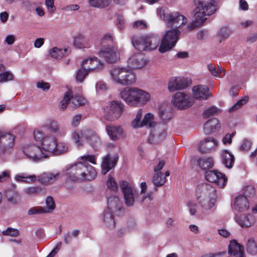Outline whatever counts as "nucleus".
<instances>
[{
  "label": "nucleus",
  "instance_id": "39",
  "mask_svg": "<svg viewBox=\"0 0 257 257\" xmlns=\"http://www.w3.org/2000/svg\"><path fill=\"white\" fill-rule=\"evenodd\" d=\"M166 135L167 133L165 130L162 131L157 135H155L151 131L149 140H152L155 141L156 143H160L162 142L165 140L166 137Z\"/></svg>",
  "mask_w": 257,
  "mask_h": 257
},
{
  "label": "nucleus",
  "instance_id": "42",
  "mask_svg": "<svg viewBox=\"0 0 257 257\" xmlns=\"http://www.w3.org/2000/svg\"><path fill=\"white\" fill-rule=\"evenodd\" d=\"M56 149H55L54 155H59L66 152L68 149V145L64 142H56Z\"/></svg>",
  "mask_w": 257,
  "mask_h": 257
},
{
  "label": "nucleus",
  "instance_id": "17",
  "mask_svg": "<svg viewBox=\"0 0 257 257\" xmlns=\"http://www.w3.org/2000/svg\"><path fill=\"white\" fill-rule=\"evenodd\" d=\"M128 64L133 69H139L144 67L147 63L145 56L141 53L134 54L128 60Z\"/></svg>",
  "mask_w": 257,
  "mask_h": 257
},
{
  "label": "nucleus",
  "instance_id": "1",
  "mask_svg": "<svg viewBox=\"0 0 257 257\" xmlns=\"http://www.w3.org/2000/svg\"><path fill=\"white\" fill-rule=\"evenodd\" d=\"M66 176L73 182L90 181L95 178L96 172L87 162H79L67 168Z\"/></svg>",
  "mask_w": 257,
  "mask_h": 257
},
{
  "label": "nucleus",
  "instance_id": "41",
  "mask_svg": "<svg viewBox=\"0 0 257 257\" xmlns=\"http://www.w3.org/2000/svg\"><path fill=\"white\" fill-rule=\"evenodd\" d=\"M163 174L162 172L156 173L154 177L153 181L156 187L163 186L166 182L165 177H163Z\"/></svg>",
  "mask_w": 257,
  "mask_h": 257
},
{
  "label": "nucleus",
  "instance_id": "6",
  "mask_svg": "<svg viewBox=\"0 0 257 257\" xmlns=\"http://www.w3.org/2000/svg\"><path fill=\"white\" fill-rule=\"evenodd\" d=\"M200 188L202 193L197 197V201L201 208V212L204 213L214 206L216 198V191L214 187L207 184H202Z\"/></svg>",
  "mask_w": 257,
  "mask_h": 257
},
{
  "label": "nucleus",
  "instance_id": "14",
  "mask_svg": "<svg viewBox=\"0 0 257 257\" xmlns=\"http://www.w3.org/2000/svg\"><path fill=\"white\" fill-rule=\"evenodd\" d=\"M15 137L10 133H3L0 132V155L8 152L14 145Z\"/></svg>",
  "mask_w": 257,
  "mask_h": 257
},
{
  "label": "nucleus",
  "instance_id": "59",
  "mask_svg": "<svg viewBox=\"0 0 257 257\" xmlns=\"http://www.w3.org/2000/svg\"><path fill=\"white\" fill-rule=\"evenodd\" d=\"M45 4L48 11L50 13H53L56 8L54 6V0H45Z\"/></svg>",
  "mask_w": 257,
  "mask_h": 257
},
{
  "label": "nucleus",
  "instance_id": "29",
  "mask_svg": "<svg viewBox=\"0 0 257 257\" xmlns=\"http://www.w3.org/2000/svg\"><path fill=\"white\" fill-rule=\"evenodd\" d=\"M220 127L219 120L216 118L209 119L204 125V132L206 135H209Z\"/></svg>",
  "mask_w": 257,
  "mask_h": 257
},
{
  "label": "nucleus",
  "instance_id": "50",
  "mask_svg": "<svg viewBox=\"0 0 257 257\" xmlns=\"http://www.w3.org/2000/svg\"><path fill=\"white\" fill-rule=\"evenodd\" d=\"M70 103V94L68 92H67L65 95L62 99V100L61 101L60 104H59V108L61 110H65L68 104Z\"/></svg>",
  "mask_w": 257,
  "mask_h": 257
},
{
  "label": "nucleus",
  "instance_id": "22",
  "mask_svg": "<svg viewBox=\"0 0 257 257\" xmlns=\"http://www.w3.org/2000/svg\"><path fill=\"white\" fill-rule=\"evenodd\" d=\"M42 149L43 152L48 155L54 154L55 149H56V141L52 137H45L42 143Z\"/></svg>",
  "mask_w": 257,
  "mask_h": 257
},
{
  "label": "nucleus",
  "instance_id": "37",
  "mask_svg": "<svg viewBox=\"0 0 257 257\" xmlns=\"http://www.w3.org/2000/svg\"><path fill=\"white\" fill-rule=\"evenodd\" d=\"M199 166L203 170L212 168L213 166V160L210 157H202L197 160Z\"/></svg>",
  "mask_w": 257,
  "mask_h": 257
},
{
  "label": "nucleus",
  "instance_id": "64",
  "mask_svg": "<svg viewBox=\"0 0 257 257\" xmlns=\"http://www.w3.org/2000/svg\"><path fill=\"white\" fill-rule=\"evenodd\" d=\"M82 118V115L80 114L75 115L72 119L71 125L74 127H76L79 124Z\"/></svg>",
  "mask_w": 257,
  "mask_h": 257
},
{
  "label": "nucleus",
  "instance_id": "40",
  "mask_svg": "<svg viewBox=\"0 0 257 257\" xmlns=\"http://www.w3.org/2000/svg\"><path fill=\"white\" fill-rule=\"evenodd\" d=\"M6 196L8 201L13 204L17 203L20 200L19 194L13 190H8L6 191Z\"/></svg>",
  "mask_w": 257,
  "mask_h": 257
},
{
  "label": "nucleus",
  "instance_id": "21",
  "mask_svg": "<svg viewBox=\"0 0 257 257\" xmlns=\"http://www.w3.org/2000/svg\"><path fill=\"white\" fill-rule=\"evenodd\" d=\"M122 208V203L118 197L112 196L107 197V208L106 209L112 211L116 215H119Z\"/></svg>",
  "mask_w": 257,
  "mask_h": 257
},
{
  "label": "nucleus",
  "instance_id": "11",
  "mask_svg": "<svg viewBox=\"0 0 257 257\" xmlns=\"http://www.w3.org/2000/svg\"><path fill=\"white\" fill-rule=\"evenodd\" d=\"M119 186L123 193L125 204L127 206H132L135 203V199L138 193L126 181H121Z\"/></svg>",
  "mask_w": 257,
  "mask_h": 257
},
{
  "label": "nucleus",
  "instance_id": "5",
  "mask_svg": "<svg viewBox=\"0 0 257 257\" xmlns=\"http://www.w3.org/2000/svg\"><path fill=\"white\" fill-rule=\"evenodd\" d=\"M101 48L98 53L99 57L108 63L115 62L117 57L113 36L109 33L105 34L101 39Z\"/></svg>",
  "mask_w": 257,
  "mask_h": 257
},
{
  "label": "nucleus",
  "instance_id": "30",
  "mask_svg": "<svg viewBox=\"0 0 257 257\" xmlns=\"http://www.w3.org/2000/svg\"><path fill=\"white\" fill-rule=\"evenodd\" d=\"M91 42L89 39L82 35L79 34L74 38V45L77 48H89Z\"/></svg>",
  "mask_w": 257,
  "mask_h": 257
},
{
  "label": "nucleus",
  "instance_id": "24",
  "mask_svg": "<svg viewBox=\"0 0 257 257\" xmlns=\"http://www.w3.org/2000/svg\"><path fill=\"white\" fill-rule=\"evenodd\" d=\"M228 252L234 257H244V247L235 240H232L228 246Z\"/></svg>",
  "mask_w": 257,
  "mask_h": 257
},
{
  "label": "nucleus",
  "instance_id": "13",
  "mask_svg": "<svg viewBox=\"0 0 257 257\" xmlns=\"http://www.w3.org/2000/svg\"><path fill=\"white\" fill-rule=\"evenodd\" d=\"M23 152L29 158L35 161L48 157V155L43 152L41 147L34 144L24 147Z\"/></svg>",
  "mask_w": 257,
  "mask_h": 257
},
{
  "label": "nucleus",
  "instance_id": "34",
  "mask_svg": "<svg viewBox=\"0 0 257 257\" xmlns=\"http://www.w3.org/2000/svg\"><path fill=\"white\" fill-rule=\"evenodd\" d=\"M67 51V49H61L54 47L50 49L48 53L50 56L52 58L56 59H60L65 55Z\"/></svg>",
  "mask_w": 257,
  "mask_h": 257
},
{
  "label": "nucleus",
  "instance_id": "19",
  "mask_svg": "<svg viewBox=\"0 0 257 257\" xmlns=\"http://www.w3.org/2000/svg\"><path fill=\"white\" fill-rule=\"evenodd\" d=\"M81 66L90 72L102 69L103 64L96 57H94L84 60L81 63Z\"/></svg>",
  "mask_w": 257,
  "mask_h": 257
},
{
  "label": "nucleus",
  "instance_id": "27",
  "mask_svg": "<svg viewBox=\"0 0 257 257\" xmlns=\"http://www.w3.org/2000/svg\"><path fill=\"white\" fill-rule=\"evenodd\" d=\"M59 174L51 173H44L38 176V180L42 184L50 185L58 180Z\"/></svg>",
  "mask_w": 257,
  "mask_h": 257
},
{
  "label": "nucleus",
  "instance_id": "31",
  "mask_svg": "<svg viewBox=\"0 0 257 257\" xmlns=\"http://www.w3.org/2000/svg\"><path fill=\"white\" fill-rule=\"evenodd\" d=\"M222 163L227 168H231L234 162V156L227 150L222 151L221 155Z\"/></svg>",
  "mask_w": 257,
  "mask_h": 257
},
{
  "label": "nucleus",
  "instance_id": "58",
  "mask_svg": "<svg viewBox=\"0 0 257 257\" xmlns=\"http://www.w3.org/2000/svg\"><path fill=\"white\" fill-rule=\"evenodd\" d=\"M3 234L16 237L19 235V231L16 229L8 227L7 229L3 231Z\"/></svg>",
  "mask_w": 257,
  "mask_h": 257
},
{
  "label": "nucleus",
  "instance_id": "56",
  "mask_svg": "<svg viewBox=\"0 0 257 257\" xmlns=\"http://www.w3.org/2000/svg\"><path fill=\"white\" fill-rule=\"evenodd\" d=\"M218 108L215 106H212L210 108L205 110L203 112V116L204 118H208L211 116L214 115L217 113Z\"/></svg>",
  "mask_w": 257,
  "mask_h": 257
},
{
  "label": "nucleus",
  "instance_id": "48",
  "mask_svg": "<svg viewBox=\"0 0 257 257\" xmlns=\"http://www.w3.org/2000/svg\"><path fill=\"white\" fill-rule=\"evenodd\" d=\"M89 72V70H87L86 69H85L81 66V68L79 69L77 72L76 75V80L80 82H82L88 75Z\"/></svg>",
  "mask_w": 257,
  "mask_h": 257
},
{
  "label": "nucleus",
  "instance_id": "44",
  "mask_svg": "<svg viewBox=\"0 0 257 257\" xmlns=\"http://www.w3.org/2000/svg\"><path fill=\"white\" fill-rule=\"evenodd\" d=\"M246 250L250 254H254L257 253V245L253 238H250L248 239Z\"/></svg>",
  "mask_w": 257,
  "mask_h": 257
},
{
  "label": "nucleus",
  "instance_id": "33",
  "mask_svg": "<svg viewBox=\"0 0 257 257\" xmlns=\"http://www.w3.org/2000/svg\"><path fill=\"white\" fill-rule=\"evenodd\" d=\"M113 211L105 209L104 211L103 221L107 226L109 228H114L115 223L114 219Z\"/></svg>",
  "mask_w": 257,
  "mask_h": 257
},
{
  "label": "nucleus",
  "instance_id": "43",
  "mask_svg": "<svg viewBox=\"0 0 257 257\" xmlns=\"http://www.w3.org/2000/svg\"><path fill=\"white\" fill-rule=\"evenodd\" d=\"M89 2L92 7L104 8L109 5L111 0H89Z\"/></svg>",
  "mask_w": 257,
  "mask_h": 257
},
{
  "label": "nucleus",
  "instance_id": "18",
  "mask_svg": "<svg viewBox=\"0 0 257 257\" xmlns=\"http://www.w3.org/2000/svg\"><path fill=\"white\" fill-rule=\"evenodd\" d=\"M217 147V141L213 138L207 137L200 144L199 150L203 154L209 153L215 151Z\"/></svg>",
  "mask_w": 257,
  "mask_h": 257
},
{
  "label": "nucleus",
  "instance_id": "15",
  "mask_svg": "<svg viewBox=\"0 0 257 257\" xmlns=\"http://www.w3.org/2000/svg\"><path fill=\"white\" fill-rule=\"evenodd\" d=\"M205 178L208 181L215 183L220 188H223L227 182V178L225 175L217 171H206Z\"/></svg>",
  "mask_w": 257,
  "mask_h": 257
},
{
  "label": "nucleus",
  "instance_id": "16",
  "mask_svg": "<svg viewBox=\"0 0 257 257\" xmlns=\"http://www.w3.org/2000/svg\"><path fill=\"white\" fill-rule=\"evenodd\" d=\"M118 160V156L116 155L111 157L109 154H107L103 158L101 163V173L105 175L111 169L114 168Z\"/></svg>",
  "mask_w": 257,
  "mask_h": 257
},
{
  "label": "nucleus",
  "instance_id": "8",
  "mask_svg": "<svg viewBox=\"0 0 257 257\" xmlns=\"http://www.w3.org/2000/svg\"><path fill=\"white\" fill-rule=\"evenodd\" d=\"M157 14L168 27H174L175 29H178L188 22L187 19L177 12L166 13L165 10L161 8L157 9Z\"/></svg>",
  "mask_w": 257,
  "mask_h": 257
},
{
  "label": "nucleus",
  "instance_id": "26",
  "mask_svg": "<svg viewBox=\"0 0 257 257\" xmlns=\"http://www.w3.org/2000/svg\"><path fill=\"white\" fill-rule=\"evenodd\" d=\"M234 209L238 212H243L247 210L249 205L248 200L243 195L236 197L234 201Z\"/></svg>",
  "mask_w": 257,
  "mask_h": 257
},
{
  "label": "nucleus",
  "instance_id": "53",
  "mask_svg": "<svg viewBox=\"0 0 257 257\" xmlns=\"http://www.w3.org/2000/svg\"><path fill=\"white\" fill-rule=\"evenodd\" d=\"M49 212L48 211L46 210L45 208H44L41 207H34L31 208L28 212V213L29 215H34L39 213H46Z\"/></svg>",
  "mask_w": 257,
  "mask_h": 257
},
{
  "label": "nucleus",
  "instance_id": "63",
  "mask_svg": "<svg viewBox=\"0 0 257 257\" xmlns=\"http://www.w3.org/2000/svg\"><path fill=\"white\" fill-rule=\"evenodd\" d=\"M49 129L52 132L56 133L59 131V126L57 122L54 120L50 122L48 126Z\"/></svg>",
  "mask_w": 257,
  "mask_h": 257
},
{
  "label": "nucleus",
  "instance_id": "7",
  "mask_svg": "<svg viewBox=\"0 0 257 257\" xmlns=\"http://www.w3.org/2000/svg\"><path fill=\"white\" fill-rule=\"evenodd\" d=\"M111 77L115 83L123 85H129L136 81L135 73L130 69L115 67L110 71Z\"/></svg>",
  "mask_w": 257,
  "mask_h": 257
},
{
  "label": "nucleus",
  "instance_id": "35",
  "mask_svg": "<svg viewBox=\"0 0 257 257\" xmlns=\"http://www.w3.org/2000/svg\"><path fill=\"white\" fill-rule=\"evenodd\" d=\"M86 102V99L80 95L70 96V105L72 107L77 108L83 106Z\"/></svg>",
  "mask_w": 257,
  "mask_h": 257
},
{
  "label": "nucleus",
  "instance_id": "28",
  "mask_svg": "<svg viewBox=\"0 0 257 257\" xmlns=\"http://www.w3.org/2000/svg\"><path fill=\"white\" fill-rule=\"evenodd\" d=\"M105 129L108 135L113 141L119 139L123 133L122 129L118 126L107 125Z\"/></svg>",
  "mask_w": 257,
  "mask_h": 257
},
{
  "label": "nucleus",
  "instance_id": "2",
  "mask_svg": "<svg viewBox=\"0 0 257 257\" xmlns=\"http://www.w3.org/2000/svg\"><path fill=\"white\" fill-rule=\"evenodd\" d=\"M217 9V3L215 0L199 2L194 10L195 20L188 26L187 29L192 30L202 25L207 19L205 17L214 14Z\"/></svg>",
  "mask_w": 257,
  "mask_h": 257
},
{
  "label": "nucleus",
  "instance_id": "4",
  "mask_svg": "<svg viewBox=\"0 0 257 257\" xmlns=\"http://www.w3.org/2000/svg\"><path fill=\"white\" fill-rule=\"evenodd\" d=\"M160 42L159 35L153 33L141 37H134L132 39L133 45L139 51L155 50L159 46Z\"/></svg>",
  "mask_w": 257,
  "mask_h": 257
},
{
  "label": "nucleus",
  "instance_id": "52",
  "mask_svg": "<svg viewBox=\"0 0 257 257\" xmlns=\"http://www.w3.org/2000/svg\"><path fill=\"white\" fill-rule=\"evenodd\" d=\"M231 33V31L228 28L222 27L219 30L218 35L222 40H225L229 37Z\"/></svg>",
  "mask_w": 257,
  "mask_h": 257
},
{
  "label": "nucleus",
  "instance_id": "57",
  "mask_svg": "<svg viewBox=\"0 0 257 257\" xmlns=\"http://www.w3.org/2000/svg\"><path fill=\"white\" fill-rule=\"evenodd\" d=\"M13 79V75L9 72H6L0 74V83L12 80Z\"/></svg>",
  "mask_w": 257,
  "mask_h": 257
},
{
  "label": "nucleus",
  "instance_id": "38",
  "mask_svg": "<svg viewBox=\"0 0 257 257\" xmlns=\"http://www.w3.org/2000/svg\"><path fill=\"white\" fill-rule=\"evenodd\" d=\"M154 115L151 113L146 114L141 123V126H147L149 127H152L155 125L154 121Z\"/></svg>",
  "mask_w": 257,
  "mask_h": 257
},
{
  "label": "nucleus",
  "instance_id": "25",
  "mask_svg": "<svg viewBox=\"0 0 257 257\" xmlns=\"http://www.w3.org/2000/svg\"><path fill=\"white\" fill-rule=\"evenodd\" d=\"M193 96L196 99L205 100L209 96L208 88L204 85L194 86L192 89Z\"/></svg>",
  "mask_w": 257,
  "mask_h": 257
},
{
  "label": "nucleus",
  "instance_id": "36",
  "mask_svg": "<svg viewBox=\"0 0 257 257\" xmlns=\"http://www.w3.org/2000/svg\"><path fill=\"white\" fill-rule=\"evenodd\" d=\"M207 68L211 74L215 77H222L225 74V71L221 67L211 64L207 65Z\"/></svg>",
  "mask_w": 257,
  "mask_h": 257
},
{
  "label": "nucleus",
  "instance_id": "46",
  "mask_svg": "<svg viewBox=\"0 0 257 257\" xmlns=\"http://www.w3.org/2000/svg\"><path fill=\"white\" fill-rule=\"evenodd\" d=\"M107 188L113 192H116L118 190V187L117 183L114 179L111 176H109L108 180L106 182Z\"/></svg>",
  "mask_w": 257,
  "mask_h": 257
},
{
  "label": "nucleus",
  "instance_id": "61",
  "mask_svg": "<svg viewBox=\"0 0 257 257\" xmlns=\"http://www.w3.org/2000/svg\"><path fill=\"white\" fill-rule=\"evenodd\" d=\"M34 137L36 141H41L45 138L44 137L43 132L39 130L34 131Z\"/></svg>",
  "mask_w": 257,
  "mask_h": 257
},
{
  "label": "nucleus",
  "instance_id": "23",
  "mask_svg": "<svg viewBox=\"0 0 257 257\" xmlns=\"http://www.w3.org/2000/svg\"><path fill=\"white\" fill-rule=\"evenodd\" d=\"M84 137L87 140V143L95 150L99 149L101 146V140L96 133L87 132L84 134Z\"/></svg>",
  "mask_w": 257,
  "mask_h": 257
},
{
  "label": "nucleus",
  "instance_id": "10",
  "mask_svg": "<svg viewBox=\"0 0 257 257\" xmlns=\"http://www.w3.org/2000/svg\"><path fill=\"white\" fill-rule=\"evenodd\" d=\"M123 110V104L118 100L110 102L104 108V118L106 120L113 121L118 119Z\"/></svg>",
  "mask_w": 257,
  "mask_h": 257
},
{
  "label": "nucleus",
  "instance_id": "62",
  "mask_svg": "<svg viewBox=\"0 0 257 257\" xmlns=\"http://www.w3.org/2000/svg\"><path fill=\"white\" fill-rule=\"evenodd\" d=\"M81 159L86 162V161L91 163L92 164H96V159L94 155H87L81 157Z\"/></svg>",
  "mask_w": 257,
  "mask_h": 257
},
{
  "label": "nucleus",
  "instance_id": "51",
  "mask_svg": "<svg viewBox=\"0 0 257 257\" xmlns=\"http://www.w3.org/2000/svg\"><path fill=\"white\" fill-rule=\"evenodd\" d=\"M243 196L248 197H251L255 194V188L252 185H247L243 189Z\"/></svg>",
  "mask_w": 257,
  "mask_h": 257
},
{
  "label": "nucleus",
  "instance_id": "54",
  "mask_svg": "<svg viewBox=\"0 0 257 257\" xmlns=\"http://www.w3.org/2000/svg\"><path fill=\"white\" fill-rule=\"evenodd\" d=\"M187 206L191 215H194L197 212V210L199 211V208L197 207L196 203L192 201H188L187 203Z\"/></svg>",
  "mask_w": 257,
  "mask_h": 257
},
{
  "label": "nucleus",
  "instance_id": "3",
  "mask_svg": "<svg viewBox=\"0 0 257 257\" xmlns=\"http://www.w3.org/2000/svg\"><path fill=\"white\" fill-rule=\"evenodd\" d=\"M120 96L127 104L134 106L143 105L150 98L148 92L137 87L123 88L120 93Z\"/></svg>",
  "mask_w": 257,
  "mask_h": 257
},
{
  "label": "nucleus",
  "instance_id": "60",
  "mask_svg": "<svg viewBox=\"0 0 257 257\" xmlns=\"http://www.w3.org/2000/svg\"><path fill=\"white\" fill-rule=\"evenodd\" d=\"M46 204L48 209L53 210L55 207V203L51 196H48L46 200Z\"/></svg>",
  "mask_w": 257,
  "mask_h": 257
},
{
  "label": "nucleus",
  "instance_id": "47",
  "mask_svg": "<svg viewBox=\"0 0 257 257\" xmlns=\"http://www.w3.org/2000/svg\"><path fill=\"white\" fill-rule=\"evenodd\" d=\"M249 98L247 96H244L241 99L238 100L235 104H234L232 107H231L229 111L232 112L240 108L242 105L246 103L248 101Z\"/></svg>",
  "mask_w": 257,
  "mask_h": 257
},
{
  "label": "nucleus",
  "instance_id": "49",
  "mask_svg": "<svg viewBox=\"0 0 257 257\" xmlns=\"http://www.w3.org/2000/svg\"><path fill=\"white\" fill-rule=\"evenodd\" d=\"M30 179L32 182H35L36 180V176L35 175H27L25 174L17 175L15 176V180L19 182H26L25 179Z\"/></svg>",
  "mask_w": 257,
  "mask_h": 257
},
{
  "label": "nucleus",
  "instance_id": "45",
  "mask_svg": "<svg viewBox=\"0 0 257 257\" xmlns=\"http://www.w3.org/2000/svg\"><path fill=\"white\" fill-rule=\"evenodd\" d=\"M25 192L30 195H38L44 193L43 188L39 186H32L27 188L25 189Z\"/></svg>",
  "mask_w": 257,
  "mask_h": 257
},
{
  "label": "nucleus",
  "instance_id": "55",
  "mask_svg": "<svg viewBox=\"0 0 257 257\" xmlns=\"http://www.w3.org/2000/svg\"><path fill=\"white\" fill-rule=\"evenodd\" d=\"M251 146V143L249 140L244 139L239 147V150L242 152H247L250 150Z\"/></svg>",
  "mask_w": 257,
  "mask_h": 257
},
{
  "label": "nucleus",
  "instance_id": "12",
  "mask_svg": "<svg viewBox=\"0 0 257 257\" xmlns=\"http://www.w3.org/2000/svg\"><path fill=\"white\" fill-rule=\"evenodd\" d=\"M172 101L176 107L180 109H187L193 104L190 96L182 92H176L173 96Z\"/></svg>",
  "mask_w": 257,
  "mask_h": 257
},
{
  "label": "nucleus",
  "instance_id": "32",
  "mask_svg": "<svg viewBox=\"0 0 257 257\" xmlns=\"http://www.w3.org/2000/svg\"><path fill=\"white\" fill-rule=\"evenodd\" d=\"M235 220L242 227H249L253 224V217L250 215L236 216Z\"/></svg>",
  "mask_w": 257,
  "mask_h": 257
},
{
  "label": "nucleus",
  "instance_id": "20",
  "mask_svg": "<svg viewBox=\"0 0 257 257\" xmlns=\"http://www.w3.org/2000/svg\"><path fill=\"white\" fill-rule=\"evenodd\" d=\"M188 85V81L186 79L173 77L171 78L168 83V89L171 92H174L178 89L186 88Z\"/></svg>",
  "mask_w": 257,
  "mask_h": 257
},
{
  "label": "nucleus",
  "instance_id": "9",
  "mask_svg": "<svg viewBox=\"0 0 257 257\" xmlns=\"http://www.w3.org/2000/svg\"><path fill=\"white\" fill-rule=\"evenodd\" d=\"M180 32L178 29H173L166 32L162 39L159 51L165 53L170 50L176 45Z\"/></svg>",
  "mask_w": 257,
  "mask_h": 257
}]
</instances>
